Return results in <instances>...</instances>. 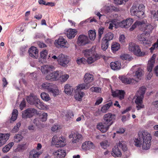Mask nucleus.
I'll list each match as a JSON object with an SVG mask.
<instances>
[{"mask_svg":"<svg viewBox=\"0 0 158 158\" xmlns=\"http://www.w3.org/2000/svg\"><path fill=\"white\" fill-rule=\"evenodd\" d=\"M69 76L68 74L63 75L62 76V81L63 82L66 81L69 78Z\"/></svg>","mask_w":158,"mask_h":158,"instance_id":"61","label":"nucleus"},{"mask_svg":"<svg viewBox=\"0 0 158 158\" xmlns=\"http://www.w3.org/2000/svg\"><path fill=\"white\" fill-rule=\"evenodd\" d=\"M118 147L121 148L124 151H127V148L125 144V142L122 141H119L117 144V145L115 146L112 149L111 154L114 156L118 157L121 155V151L119 149Z\"/></svg>","mask_w":158,"mask_h":158,"instance_id":"6","label":"nucleus"},{"mask_svg":"<svg viewBox=\"0 0 158 158\" xmlns=\"http://www.w3.org/2000/svg\"><path fill=\"white\" fill-rule=\"evenodd\" d=\"M53 66H49L48 65H44L41 67V70L43 74H47L46 79L47 80L56 81L59 78V71L52 72V69Z\"/></svg>","mask_w":158,"mask_h":158,"instance_id":"2","label":"nucleus"},{"mask_svg":"<svg viewBox=\"0 0 158 158\" xmlns=\"http://www.w3.org/2000/svg\"><path fill=\"white\" fill-rule=\"evenodd\" d=\"M10 136L9 133H0V147L6 143L9 139Z\"/></svg>","mask_w":158,"mask_h":158,"instance_id":"25","label":"nucleus"},{"mask_svg":"<svg viewBox=\"0 0 158 158\" xmlns=\"http://www.w3.org/2000/svg\"><path fill=\"white\" fill-rule=\"evenodd\" d=\"M145 21L144 25L141 27V30L145 31L146 34H149L151 33L153 29L156 27L155 25H152L149 23H146V21L143 20Z\"/></svg>","mask_w":158,"mask_h":158,"instance_id":"13","label":"nucleus"},{"mask_svg":"<svg viewBox=\"0 0 158 158\" xmlns=\"http://www.w3.org/2000/svg\"><path fill=\"white\" fill-rule=\"evenodd\" d=\"M41 89L47 90L48 92L52 94L54 96H56L59 94V90L56 85L51 83L44 82L41 85Z\"/></svg>","mask_w":158,"mask_h":158,"instance_id":"5","label":"nucleus"},{"mask_svg":"<svg viewBox=\"0 0 158 158\" xmlns=\"http://www.w3.org/2000/svg\"><path fill=\"white\" fill-rule=\"evenodd\" d=\"M120 58L122 60H124L128 61H130L132 60V58L130 56V55L127 54H122L120 56Z\"/></svg>","mask_w":158,"mask_h":158,"instance_id":"44","label":"nucleus"},{"mask_svg":"<svg viewBox=\"0 0 158 158\" xmlns=\"http://www.w3.org/2000/svg\"><path fill=\"white\" fill-rule=\"evenodd\" d=\"M69 138H73L72 143H76L81 142L82 139V135L77 132L71 133L69 136Z\"/></svg>","mask_w":158,"mask_h":158,"instance_id":"15","label":"nucleus"},{"mask_svg":"<svg viewBox=\"0 0 158 158\" xmlns=\"http://www.w3.org/2000/svg\"><path fill=\"white\" fill-rule=\"evenodd\" d=\"M146 34L143 33L141 34H139L137 36L138 40L140 43L143 45H150L151 44V41L147 39Z\"/></svg>","mask_w":158,"mask_h":158,"instance_id":"18","label":"nucleus"},{"mask_svg":"<svg viewBox=\"0 0 158 158\" xmlns=\"http://www.w3.org/2000/svg\"><path fill=\"white\" fill-rule=\"evenodd\" d=\"M104 123L107 124L109 123V113L105 115L103 117Z\"/></svg>","mask_w":158,"mask_h":158,"instance_id":"55","label":"nucleus"},{"mask_svg":"<svg viewBox=\"0 0 158 158\" xmlns=\"http://www.w3.org/2000/svg\"><path fill=\"white\" fill-rule=\"evenodd\" d=\"M150 16L151 19H155V20L158 21V15L156 13L155 11H151Z\"/></svg>","mask_w":158,"mask_h":158,"instance_id":"42","label":"nucleus"},{"mask_svg":"<svg viewBox=\"0 0 158 158\" xmlns=\"http://www.w3.org/2000/svg\"><path fill=\"white\" fill-rule=\"evenodd\" d=\"M73 89L72 86L69 85H66L64 86V92L67 94H71L73 91Z\"/></svg>","mask_w":158,"mask_h":158,"instance_id":"37","label":"nucleus"},{"mask_svg":"<svg viewBox=\"0 0 158 158\" xmlns=\"http://www.w3.org/2000/svg\"><path fill=\"white\" fill-rule=\"evenodd\" d=\"M26 106V102L24 100H23L19 105V108L21 110H22Z\"/></svg>","mask_w":158,"mask_h":158,"instance_id":"57","label":"nucleus"},{"mask_svg":"<svg viewBox=\"0 0 158 158\" xmlns=\"http://www.w3.org/2000/svg\"><path fill=\"white\" fill-rule=\"evenodd\" d=\"M21 123L20 122H19L14 127L12 130V131L13 133H16L18 132L19 130V128L20 127Z\"/></svg>","mask_w":158,"mask_h":158,"instance_id":"49","label":"nucleus"},{"mask_svg":"<svg viewBox=\"0 0 158 158\" xmlns=\"http://www.w3.org/2000/svg\"><path fill=\"white\" fill-rule=\"evenodd\" d=\"M86 59L83 57L81 59L78 58L76 60L77 63L79 64H85L86 62Z\"/></svg>","mask_w":158,"mask_h":158,"instance_id":"52","label":"nucleus"},{"mask_svg":"<svg viewBox=\"0 0 158 158\" xmlns=\"http://www.w3.org/2000/svg\"><path fill=\"white\" fill-rule=\"evenodd\" d=\"M83 84H80L76 87L74 98L77 100L79 101H81L82 98L85 95V93L81 90L84 89H88V87H87V86Z\"/></svg>","mask_w":158,"mask_h":158,"instance_id":"7","label":"nucleus"},{"mask_svg":"<svg viewBox=\"0 0 158 158\" xmlns=\"http://www.w3.org/2000/svg\"><path fill=\"white\" fill-rule=\"evenodd\" d=\"M99 58V57L97 55V54H95L87 57L86 60L88 64H91Z\"/></svg>","mask_w":158,"mask_h":158,"instance_id":"32","label":"nucleus"},{"mask_svg":"<svg viewBox=\"0 0 158 158\" xmlns=\"http://www.w3.org/2000/svg\"><path fill=\"white\" fill-rule=\"evenodd\" d=\"M97 128L103 133L105 132L107 130L109 127V125L105 127L102 123H98L97 126Z\"/></svg>","mask_w":158,"mask_h":158,"instance_id":"36","label":"nucleus"},{"mask_svg":"<svg viewBox=\"0 0 158 158\" xmlns=\"http://www.w3.org/2000/svg\"><path fill=\"white\" fill-rule=\"evenodd\" d=\"M119 40L121 43H123L125 41V37L123 35H121L119 38Z\"/></svg>","mask_w":158,"mask_h":158,"instance_id":"59","label":"nucleus"},{"mask_svg":"<svg viewBox=\"0 0 158 158\" xmlns=\"http://www.w3.org/2000/svg\"><path fill=\"white\" fill-rule=\"evenodd\" d=\"M109 45V39L106 37L103 38L102 40L101 47L102 50L105 51L108 48Z\"/></svg>","mask_w":158,"mask_h":158,"instance_id":"34","label":"nucleus"},{"mask_svg":"<svg viewBox=\"0 0 158 158\" xmlns=\"http://www.w3.org/2000/svg\"><path fill=\"white\" fill-rule=\"evenodd\" d=\"M133 68H132L130 71H132V76L134 77L135 78H137L138 79H141V77L143 73V71L140 68L138 69V70L136 71L135 73H133Z\"/></svg>","mask_w":158,"mask_h":158,"instance_id":"28","label":"nucleus"},{"mask_svg":"<svg viewBox=\"0 0 158 158\" xmlns=\"http://www.w3.org/2000/svg\"><path fill=\"white\" fill-rule=\"evenodd\" d=\"M48 54V51L46 50H44L40 53V57L42 58L45 59Z\"/></svg>","mask_w":158,"mask_h":158,"instance_id":"51","label":"nucleus"},{"mask_svg":"<svg viewBox=\"0 0 158 158\" xmlns=\"http://www.w3.org/2000/svg\"><path fill=\"white\" fill-rule=\"evenodd\" d=\"M120 48V44L117 43H113L112 44L111 48L113 52L118 51Z\"/></svg>","mask_w":158,"mask_h":158,"instance_id":"39","label":"nucleus"},{"mask_svg":"<svg viewBox=\"0 0 158 158\" xmlns=\"http://www.w3.org/2000/svg\"><path fill=\"white\" fill-rule=\"evenodd\" d=\"M65 139L63 136L58 138L57 136L54 135L52 139V143L56 147H63L65 145Z\"/></svg>","mask_w":158,"mask_h":158,"instance_id":"11","label":"nucleus"},{"mask_svg":"<svg viewBox=\"0 0 158 158\" xmlns=\"http://www.w3.org/2000/svg\"><path fill=\"white\" fill-rule=\"evenodd\" d=\"M138 136L133 138V143L137 147H142L143 150H148L150 147L152 136L151 134L145 131H140L138 133Z\"/></svg>","mask_w":158,"mask_h":158,"instance_id":"1","label":"nucleus"},{"mask_svg":"<svg viewBox=\"0 0 158 158\" xmlns=\"http://www.w3.org/2000/svg\"><path fill=\"white\" fill-rule=\"evenodd\" d=\"M115 4L121 5L123 4H125L126 2L128 1V0H114Z\"/></svg>","mask_w":158,"mask_h":158,"instance_id":"50","label":"nucleus"},{"mask_svg":"<svg viewBox=\"0 0 158 158\" xmlns=\"http://www.w3.org/2000/svg\"><path fill=\"white\" fill-rule=\"evenodd\" d=\"M83 53L86 57H88L95 54L91 49H86L83 51Z\"/></svg>","mask_w":158,"mask_h":158,"instance_id":"38","label":"nucleus"},{"mask_svg":"<svg viewBox=\"0 0 158 158\" xmlns=\"http://www.w3.org/2000/svg\"><path fill=\"white\" fill-rule=\"evenodd\" d=\"M155 125V123L153 121H149L147 123L146 127L150 128Z\"/></svg>","mask_w":158,"mask_h":158,"instance_id":"58","label":"nucleus"},{"mask_svg":"<svg viewBox=\"0 0 158 158\" xmlns=\"http://www.w3.org/2000/svg\"><path fill=\"white\" fill-rule=\"evenodd\" d=\"M77 42L79 45L84 46L88 44L89 42V40L87 36L81 35L79 36Z\"/></svg>","mask_w":158,"mask_h":158,"instance_id":"17","label":"nucleus"},{"mask_svg":"<svg viewBox=\"0 0 158 158\" xmlns=\"http://www.w3.org/2000/svg\"><path fill=\"white\" fill-rule=\"evenodd\" d=\"M90 89L95 92H99L101 90V89L98 87H92L90 88Z\"/></svg>","mask_w":158,"mask_h":158,"instance_id":"60","label":"nucleus"},{"mask_svg":"<svg viewBox=\"0 0 158 158\" xmlns=\"http://www.w3.org/2000/svg\"><path fill=\"white\" fill-rule=\"evenodd\" d=\"M146 90V88L145 87H142L139 89L136 94H138L139 96H142L144 97V95L145 93Z\"/></svg>","mask_w":158,"mask_h":158,"instance_id":"43","label":"nucleus"},{"mask_svg":"<svg viewBox=\"0 0 158 158\" xmlns=\"http://www.w3.org/2000/svg\"><path fill=\"white\" fill-rule=\"evenodd\" d=\"M38 2L40 4H43L45 5H48L50 4V2H48L46 3V2L43 0H39Z\"/></svg>","mask_w":158,"mask_h":158,"instance_id":"62","label":"nucleus"},{"mask_svg":"<svg viewBox=\"0 0 158 158\" xmlns=\"http://www.w3.org/2000/svg\"><path fill=\"white\" fill-rule=\"evenodd\" d=\"M118 78L123 83L127 85L133 84L136 81L133 78L132 71H130L127 75L119 76Z\"/></svg>","mask_w":158,"mask_h":158,"instance_id":"9","label":"nucleus"},{"mask_svg":"<svg viewBox=\"0 0 158 158\" xmlns=\"http://www.w3.org/2000/svg\"><path fill=\"white\" fill-rule=\"evenodd\" d=\"M73 114L72 111H69L68 112L67 114H66V116H67L68 118H71L73 116Z\"/></svg>","mask_w":158,"mask_h":158,"instance_id":"64","label":"nucleus"},{"mask_svg":"<svg viewBox=\"0 0 158 158\" xmlns=\"http://www.w3.org/2000/svg\"><path fill=\"white\" fill-rule=\"evenodd\" d=\"M115 118V115L114 114L109 113V126L112 125Z\"/></svg>","mask_w":158,"mask_h":158,"instance_id":"48","label":"nucleus"},{"mask_svg":"<svg viewBox=\"0 0 158 158\" xmlns=\"http://www.w3.org/2000/svg\"><path fill=\"white\" fill-rule=\"evenodd\" d=\"M110 66L113 70H118L121 68V63L119 61L111 62L110 64Z\"/></svg>","mask_w":158,"mask_h":158,"instance_id":"30","label":"nucleus"},{"mask_svg":"<svg viewBox=\"0 0 158 158\" xmlns=\"http://www.w3.org/2000/svg\"><path fill=\"white\" fill-rule=\"evenodd\" d=\"M37 110L33 108H28L22 112V117L24 119L30 118L35 114H37Z\"/></svg>","mask_w":158,"mask_h":158,"instance_id":"10","label":"nucleus"},{"mask_svg":"<svg viewBox=\"0 0 158 158\" xmlns=\"http://www.w3.org/2000/svg\"><path fill=\"white\" fill-rule=\"evenodd\" d=\"M156 56V54H154L148 61L147 70L149 72H151L152 71L154 66L155 61V59Z\"/></svg>","mask_w":158,"mask_h":158,"instance_id":"24","label":"nucleus"},{"mask_svg":"<svg viewBox=\"0 0 158 158\" xmlns=\"http://www.w3.org/2000/svg\"><path fill=\"white\" fill-rule=\"evenodd\" d=\"M42 152H38L36 150H33L29 152V158H38Z\"/></svg>","mask_w":158,"mask_h":158,"instance_id":"33","label":"nucleus"},{"mask_svg":"<svg viewBox=\"0 0 158 158\" xmlns=\"http://www.w3.org/2000/svg\"><path fill=\"white\" fill-rule=\"evenodd\" d=\"M144 23L145 21H137L130 28L129 30L131 31H132L137 27H138L141 30V27L144 25Z\"/></svg>","mask_w":158,"mask_h":158,"instance_id":"29","label":"nucleus"},{"mask_svg":"<svg viewBox=\"0 0 158 158\" xmlns=\"http://www.w3.org/2000/svg\"><path fill=\"white\" fill-rule=\"evenodd\" d=\"M133 22V19L131 18H127L125 20L119 22H117L116 19H114L111 21L109 20V29H112L114 27L117 28L119 26L122 28H127L132 24Z\"/></svg>","mask_w":158,"mask_h":158,"instance_id":"3","label":"nucleus"},{"mask_svg":"<svg viewBox=\"0 0 158 158\" xmlns=\"http://www.w3.org/2000/svg\"><path fill=\"white\" fill-rule=\"evenodd\" d=\"M145 6L141 4L138 6L134 3L130 9V13L132 16H135L138 18H143L145 17Z\"/></svg>","mask_w":158,"mask_h":158,"instance_id":"4","label":"nucleus"},{"mask_svg":"<svg viewBox=\"0 0 158 158\" xmlns=\"http://www.w3.org/2000/svg\"><path fill=\"white\" fill-rule=\"evenodd\" d=\"M53 154L57 158H64L66 155V153L65 150L59 149L54 152Z\"/></svg>","mask_w":158,"mask_h":158,"instance_id":"27","label":"nucleus"},{"mask_svg":"<svg viewBox=\"0 0 158 158\" xmlns=\"http://www.w3.org/2000/svg\"><path fill=\"white\" fill-rule=\"evenodd\" d=\"M94 80V76L89 73H87L85 74L84 77V81L85 83H83L81 84H83L88 87V89L91 85L92 82Z\"/></svg>","mask_w":158,"mask_h":158,"instance_id":"14","label":"nucleus"},{"mask_svg":"<svg viewBox=\"0 0 158 158\" xmlns=\"http://www.w3.org/2000/svg\"><path fill=\"white\" fill-rule=\"evenodd\" d=\"M38 118L40 121L45 122L46 121L48 117V114L45 112L38 113Z\"/></svg>","mask_w":158,"mask_h":158,"instance_id":"35","label":"nucleus"},{"mask_svg":"<svg viewBox=\"0 0 158 158\" xmlns=\"http://www.w3.org/2000/svg\"><path fill=\"white\" fill-rule=\"evenodd\" d=\"M89 36L91 40H94L96 36V32L95 31L90 30L89 31Z\"/></svg>","mask_w":158,"mask_h":158,"instance_id":"45","label":"nucleus"},{"mask_svg":"<svg viewBox=\"0 0 158 158\" xmlns=\"http://www.w3.org/2000/svg\"><path fill=\"white\" fill-rule=\"evenodd\" d=\"M77 31L75 29H70L67 31V36L69 39L74 38L76 35Z\"/></svg>","mask_w":158,"mask_h":158,"instance_id":"31","label":"nucleus"},{"mask_svg":"<svg viewBox=\"0 0 158 158\" xmlns=\"http://www.w3.org/2000/svg\"><path fill=\"white\" fill-rule=\"evenodd\" d=\"M109 109V103H107L102 107L101 111L103 113H106Z\"/></svg>","mask_w":158,"mask_h":158,"instance_id":"54","label":"nucleus"},{"mask_svg":"<svg viewBox=\"0 0 158 158\" xmlns=\"http://www.w3.org/2000/svg\"><path fill=\"white\" fill-rule=\"evenodd\" d=\"M38 99L36 96L32 94L27 96L26 99L27 102L32 105H35L37 102L36 101Z\"/></svg>","mask_w":158,"mask_h":158,"instance_id":"23","label":"nucleus"},{"mask_svg":"<svg viewBox=\"0 0 158 158\" xmlns=\"http://www.w3.org/2000/svg\"><path fill=\"white\" fill-rule=\"evenodd\" d=\"M52 58L54 59H57L59 64L64 67L66 66L69 62V60L65 56L62 54L59 55L57 57L55 55L53 56Z\"/></svg>","mask_w":158,"mask_h":158,"instance_id":"12","label":"nucleus"},{"mask_svg":"<svg viewBox=\"0 0 158 158\" xmlns=\"http://www.w3.org/2000/svg\"><path fill=\"white\" fill-rule=\"evenodd\" d=\"M29 56L34 58H37L38 56V50L34 46H31L28 50Z\"/></svg>","mask_w":158,"mask_h":158,"instance_id":"21","label":"nucleus"},{"mask_svg":"<svg viewBox=\"0 0 158 158\" xmlns=\"http://www.w3.org/2000/svg\"><path fill=\"white\" fill-rule=\"evenodd\" d=\"M112 90V95L114 97H116L120 100H122L124 98L125 92L124 90H116L115 91Z\"/></svg>","mask_w":158,"mask_h":158,"instance_id":"20","label":"nucleus"},{"mask_svg":"<svg viewBox=\"0 0 158 158\" xmlns=\"http://www.w3.org/2000/svg\"><path fill=\"white\" fill-rule=\"evenodd\" d=\"M23 138V136L19 134H16L14 137V140L15 142H19Z\"/></svg>","mask_w":158,"mask_h":158,"instance_id":"47","label":"nucleus"},{"mask_svg":"<svg viewBox=\"0 0 158 158\" xmlns=\"http://www.w3.org/2000/svg\"><path fill=\"white\" fill-rule=\"evenodd\" d=\"M128 49L130 51L137 56H140L145 54L144 52H141L139 45L133 43L129 44Z\"/></svg>","mask_w":158,"mask_h":158,"instance_id":"8","label":"nucleus"},{"mask_svg":"<svg viewBox=\"0 0 158 158\" xmlns=\"http://www.w3.org/2000/svg\"><path fill=\"white\" fill-rule=\"evenodd\" d=\"M135 97L136 98L135 101V103L136 104V108L138 110H140L144 107V105L143 104V97L142 96H139V95L136 94Z\"/></svg>","mask_w":158,"mask_h":158,"instance_id":"16","label":"nucleus"},{"mask_svg":"<svg viewBox=\"0 0 158 158\" xmlns=\"http://www.w3.org/2000/svg\"><path fill=\"white\" fill-rule=\"evenodd\" d=\"M55 45L58 47H67L68 44L67 41L63 37L59 38L57 40H55L54 42Z\"/></svg>","mask_w":158,"mask_h":158,"instance_id":"19","label":"nucleus"},{"mask_svg":"<svg viewBox=\"0 0 158 158\" xmlns=\"http://www.w3.org/2000/svg\"><path fill=\"white\" fill-rule=\"evenodd\" d=\"M13 145L14 143L13 142L10 143L3 148V152L4 153L7 152L10 150Z\"/></svg>","mask_w":158,"mask_h":158,"instance_id":"40","label":"nucleus"},{"mask_svg":"<svg viewBox=\"0 0 158 158\" xmlns=\"http://www.w3.org/2000/svg\"><path fill=\"white\" fill-rule=\"evenodd\" d=\"M95 148V146L92 142L91 141L85 142L82 145V148L85 150H90L93 149Z\"/></svg>","mask_w":158,"mask_h":158,"instance_id":"22","label":"nucleus"},{"mask_svg":"<svg viewBox=\"0 0 158 158\" xmlns=\"http://www.w3.org/2000/svg\"><path fill=\"white\" fill-rule=\"evenodd\" d=\"M18 110L16 109H14L13 111L12 114V116L10 119L13 121H14L17 118L18 115Z\"/></svg>","mask_w":158,"mask_h":158,"instance_id":"46","label":"nucleus"},{"mask_svg":"<svg viewBox=\"0 0 158 158\" xmlns=\"http://www.w3.org/2000/svg\"><path fill=\"white\" fill-rule=\"evenodd\" d=\"M125 129L123 128H121L119 129L116 132L117 133H119L120 134H122L125 132Z\"/></svg>","mask_w":158,"mask_h":158,"instance_id":"63","label":"nucleus"},{"mask_svg":"<svg viewBox=\"0 0 158 158\" xmlns=\"http://www.w3.org/2000/svg\"><path fill=\"white\" fill-rule=\"evenodd\" d=\"M36 102L34 105L37 108L43 110H46L48 109V106L43 102H41L39 99L37 100Z\"/></svg>","mask_w":158,"mask_h":158,"instance_id":"26","label":"nucleus"},{"mask_svg":"<svg viewBox=\"0 0 158 158\" xmlns=\"http://www.w3.org/2000/svg\"><path fill=\"white\" fill-rule=\"evenodd\" d=\"M104 28L102 27H101L98 30V38L99 39H100L101 38L102 35L103 34Z\"/></svg>","mask_w":158,"mask_h":158,"instance_id":"53","label":"nucleus"},{"mask_svg":"<svg viewBox=\"0 0 158 158\" xmlns=\"http://www.w3.org/2000/svg\"><path fill=\"white\" fill-rule=\"evenodd\" d=\"M108 141L107 140L103 141L100 143V145L101 147L104 149H105L106 148L107 146Z\"/></svg>","mask_w":158,"mask_h":158,"instance_id":"56","label":"nucleus"},{"mask_svg":"<svg viewBox=\"0 0 158 158\" xmlns=\"http://www.w3.org/2000/svg\"><path fill=\"white\" fill-rule=\"evenodd\" d=\"M40 96L42 99L46 101H48L50 99L49 94L46 93H42Z\"/></svg>","mask_w":158,"mask_h":158,"instance_id":"41","label":"nucleus"}]
</instances>
